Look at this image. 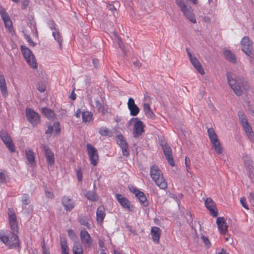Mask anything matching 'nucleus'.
Masks as SVG:
<instances>
[{
    "mask_svg": "<svg viewBox=\"0 0 254 254\" xmlns=\"http://www.w3.org/2000/svg\"><path fill=\"white\" fill-rule=\"evenodd\" d=\"M12 232H0V240L10 249H18L19 240L17 235L18 232L17 221H9Z\"/></svg>",
    "mask_w": 254,
    "mask_h": 254,
    "instance_id": "1",
    "label": "nucleus"
},
{
    "mask_svg": "<svg viewBox=\"0 0 254 254\" xmlns=\"http://www.w3.org/2000/svg\"><path fill=\"white\" fill-rule=\"evenodd\" d=\"M227 78L230 87L237 96H241L242 94V88L245 90L249 88L247 81L243 78L237 79L236 75L231 72L227 73Z\"/></svg>",
    "mask_w": 254,
    "mask_h": 254,
    "instance_id": "2",
    "label": "nucleus"
},
{
    "mask_svg": "<svg viewBox=\"0 0 254 254\" xmlns=\"http://www.w3.org/2000/svg\"><path fill=\"white\" fill-rule=\"evenodd\" d=\"M150 176L156 184L161 189H165L167 187V184L165 182L161 170L156 166L153 165L150 168Z\"/></svg>",
    "mask_w": 254,
    "mask_h": 254,
    "instance_id": "3",
    "label": "nucleus"
},
{
    "mask_svg": "<svg viewBox=\"0 0 254 254\" xmlns=\"http://www.w3.org/2000/svg\"><path fill=\"white\" fill-rule=\"evenodd\" d=\"M176 3L184 15L192 23L196 22L193 10L191 6L188 5L184 0H175Z\"/></svg>",
    "mask_w": 254,
    "mask_h": 254,
    "instance_id": "4",
    "label": "nucleus"
},
{
    "mask_svg": "<svg viewBox=\"0 0 254 254\" xmlns=\"http://www.w3.org/2000/svg\"><path fill=\"white\" fill-rule=\"evenodd\" d=\"M21 51L25 61L28 64L33 68H37V63L36 59L31 51L25 46H21Z\"/></svg>",
    "mask_w": 254,
    "mask_h": 254,
    "instance_id": "5",
    "label": "nucleus"
},
{
    "mask_svg": "<svg viewBox=\"0 0 254 254\" xmlns=\"http://www.w3.org/2000/svg\"><path fill=\"white\" fill-rule=\"evenodd\" d=\"M134 121L133 130L132 133L133 136L135 138L140 136L144 131V126L143 123L140 120H139L137 118L131 119L128 122L129 125H131L132 122Z\"/></svg>",
    "mask_w": 254,
    "mask_h": 254,
    "instance_id": "6",
    "label": "nucleus"
},
{
    "mask_svg": "<svg viewBox=\"0 0 254 254\" xmlns=\"http://www.w3.org/2000/svg\"><path fill=\"white\" fill-rule=\"evenodd\" d=\"M86 149L91 164L94 166H96L99 160L97 150L90 143L87 144Z\"/></svg>",
    "mask_w": 254,
    "mask_h": 254,
    "instance_id": "7",
    "label": "nucleus"
},
{
    "mask_svg": "<svg viewBox=\"0 0 254 254\" xmlns=\"http://www.w3.org/2000/svg\"><path fill=\"white\" fill-rule=\"evenodd\" d=\"M160 145L163 150L164 155L168 163L171 166L175 165L174 159L172 155V149L170 146L166 143L165 141H160Z\"/></svg>",
    "mask_w": 254,
    "mask_h": 254,
    "instance_id": "8",
    "label": "nucleus"
},
{
    "mask_svg": "<svg viewBox=\"0 0 254 254\" xmlns=\"http://www.w3.org/2000/svg\"><path fill=\"white\" fill-rule=\"evenodd\" d=\"M27 120L33 126L37 125L40 123V116L37 112L30 108L26 110Z\"/></svg>",
    "mask_w": 254,
    "mask_h": 254,
    "instance_id": "9",
    "label": "nucleus"
},
{
    "mask_svg": "<svg viewBox=\"0 0 254 254\" xmlns=\"http://www.w3.org/2000/svg\"><path fill=\"white\" fill-rule=\"evenodd\" d=\"M241 44L242 51L248 56H251L253 50L252 42L248 36L244 37L241 41Z\"/></svg>",
    "mask_w": 254,
    "mask_h": 254,
    "instance_id": "10",
    "label": "nucleus"
},
{
    "mask_svg": "<svg viewBox=\"0 0 254 254\" xmlns=\"http://www.w3.org/2000/svg\"><path fill=\"white\" fill-rule=\"evenodd\" d=\"M186 52L191 64L200 74L203 75L205 72L198 60L193 55V54H191L189 48H187Z\"/></svg>",
    "mask_w": 254,
    "mask_h": 254,
    "instance_id": "11",
    "label": "nucleus"
},
{
    "mask_svg": "<svg viewBox=\"0 0 254 254\" xmlns=\"http://www.w3.org/2000/svg\"><path fill=\"white\" fill-rule=\"evenodd\" d=\"M116 141L122 150L123 154L126 156H129L128 147L124 136L121 134H118L116 137Z\"/></svg>",
    "mask_w": 254,
    "mask_h": 254,
    "instance_id": "12",
    "label": "nucleus"
},
{
    "mask_svg": "<svg viewBox=\"0 0 254 254\" xmlns=\"http://www.w3.org/2000/svg\"><path fill=\"white\" fill-rule=\"evenodd\" d=\"M0 136L1 140L5 144L6 147L8 148V149L11 152H14L15 147L12 142L11 138L8 134V133L5 131L1 130L0 131Z\"/></svg>",
    "mask_w": 254,
    "mask_h": 254,
    "instance_id": "13",
    "label": "nucleus"
},
{
    "mask_svg": "<svg viewBox=\"0 0 254 254\" xmlns=\"http://www.w3.org/2000/svg\"><path fill=\"white\" fill-rule=\"evenodd\" d=\"M0 14L3 20L5 27L9 31H11L12 27V23L7 13L2 7H0Z\"/></svg>",
    "mask_w": 254,
    "mask_h": 254,
    "instance_id": "14",
    "label": "nucleus"
},
{
    "mask_svg": "<svg viewBox=\"0 0 254 254\" xmlns=\"http://www.w3.org/2000/svg\"><path fill=\"white\" fill-rule=\"evenodd\" d=\"M49 26L53 31L52 34L55 39L57 41L59 44L60 48L62 49V37L60 35L58 30L56 28V24L53 21L49 22Z\"/></svg>",
    "mask_w": 254,
    "mask_h": 254,
    "instance_id": "15",
    "label": "nucleus"
},
{
    "mask_svg": "<svg viewBox=\"0 0 254 254\" xmlns=\"http://www.w3.org/2000/svg\"><path fill=\"white\" fill-rule=\"evenodd\" d=\"M205 205L213 217H216L218 215V211L216 210L215 203L210 197H208L206 199Z\"/></svg>",
    "mask_w": 254,
    "mask_h": 254,
    "instance_id": "16",
    "label": "nucleus"
},
{
    "mask_svg": "<svg viewBox=\"0 0 254 254\" xmlns=\"http://www.w3.org/2000/svg\"><path fill=\"white\" fill-rule=\"evenodd\" d=\"M47 129L45 131L47 134L56 135L61 130L60 124L59 122L54 123L52 125L47 124Z\"/></svg>",
    "mask_w": 254,
    "mask_h": 254,
    "instance_id": "17",
    "label": "nucleus"
},
{
    "mask_svg": "<svg viewBox=\"0 0 254 254\" xmlns=\"http://www.w3.org/2000/svg\"><path fill=\"white\" fill-rule=\"evenodd\" d=\"M80 236L81 242L85 246L90 247L92 243V239L89 234L85 229H82L80 233Z\"/></svg>",
    "mask_w": 254,
    "mask_h": 254,
    "instance_id": "18",
    "label": "nucleus"
},
{
    "mask_svg": "<svg viewBox=\"0 0 254 254\" xmlns=\"http://www.w3.org/2000/svg\"><path fill=\"white\" fill-rule=\"evenodd\" d=\"M216 223L220 233L225 235L228 231V226L224 217H219L217 219Z\"/></svg>",
    "mask_w": 254,
    "mask_h": 254,
    "instance_id": "19",
    "label": "nucleus"
},
{
    "mask_svg": "<svg viewBox=\"0 0 254 254\" xmlns=\"http://www.w3.org/2000/svg\"><path fill=\"white\" fill-rule=\"evenodd\" d=\"M127 107L130 111V114L132 116H136L139 112V109L135 104L133 98H129L127 102Z\"/></svg>",
    "mask_w": 254,
    "mask_h": 254,
    "instance_id": "20",
    "label": "nucleus"
},
{
    "mask_svg": "<svg viewBox=\"0 0 254 254\" xmlns=\"http://www.w3.org/2000/svg\"><path fill=\"white\" fill-rule=\"evenodd\" d=\"M116 197L121 205L127 209V210L130 211L131 209L132 206L129 200L124 197L122 194H116Z\"/></svg>",
    "mask_w": 254,
    "mask_h": 254,
    "instance_id": "21",
    "label": "nucleus"
},
{
    "mask_svg": "<svg viewBox=\"0 0 254 254\" xmlns=\"http://www.w3.org/2000/svg\"><path fill=\"white\" fill-rule=\"evenodd\" d=\"M62 204L66 211H71L74 207V203L72 200L67 196H64L62 199Z\"/></svg>",
    "mask_w": 254,
    "mask_h": 254,
    "instance_id": "22",
    "label": "nucleus"
},
{
    "mask_svg": "<svg viewBox=\"0 0 254 254\" xmlns=\"http://www.w3.org/2000/svg\"><path fill=\"white\" fill-rule=\"evenodd\" d=\"M43 149L45 151V156L48 164L50 165H53L55 163L54 153L46 145L43 146Z\"/></svg>",
    "mask_w": 254,
    "mask_h": 254,
    "instance_id": "23",
    "label": "nucleus"
},
{
    "mask_svg": "<svg viewBox=\"0 0 254 254\" xmlns=\"http://www.w3.org/2000/svg\"><path fill=\"white\" fill-rule=\"evenodd\" d=\"M106 213L104 207L100 205L96 211V220L98 223H101L105 217Z\"/></svg>",
    "mask_w": 254,
    "mask_h": 254,
    "instance_id": "24",
    "label": "nucleus"
},
{
    "mask_svg": "<svg viewBox=\"0 0 254 254\" xmlns=\"http://www.w3.org/2000/svg\"><path fill=\"white\" fill-rule=\"evenodd\" d=\"M151 234L153 241L158 244L159 242L161 230L157 227H153L151 228Z\"/></svg>",
    "mask_w": 254,
    "mask_h": 254,
    "instance_id": "25",
    "label": "nucleus"
},
{
    "mask_svg": "<svg viewBox=\"0 0 254 254\" xmlns=\"http://www.w3.org/2000/svg\"><path fill=\"white\" fill-rule=\"evenodd\" d=\"M0 89L3 96L7 95V91L5 77L1 71H0Z\"/></svg>",
    "mask_w": 254,
    "mask_h": 254,
    "instance_id": "26",
    "label": "nucleus"
},
{
    "mask_svg": "<svg viewBox=\"0 0 254 254\" xmlns=\"http://www.w3.org/2000/svg\"><path fill=\"white\" fill-rule=\"evenodd\" d=\"M245 132L249 138V139L251 141H254V133L252 130V128L249 123L246 124L245 125L242 126Z\"/></svg>",
    "mask_w": 254,
    "mask_h": 254,
    "instance_id": "27",
    "label": "nucleus"
},
{
    "mask_svg": "<svg viewBox=\"0 0 254 254\" xmlns=\"http://www.w3.org/2000/svg\"><path fill=\"white\" fill-rule=\"evenodd\" d=\"M210 141L216 153L219 155L221 154L223 152V149L218 138H217L211 140Z\"/></svg>",
    "mask_w": 254,
    "mask_h": 254,
    "instance_id": "28",
    "label": "nucleus"
},
{
    "mask_svg": "<svg viewBox=\"0 0 254 254\" xmlns=\"http://www.w3.org/2000/svg\"><path fill=\"white\" fill-rule=\"evenodd\" d=\"M90 103L93 107L97 109L99 112L102 113L103 114L106 113V110L104 107L102 105L98 99H95L94 104H93V102L91 100Z\"/></svg>",
    "mask_w": 254,
    "mask_h": 254,
    "instance_id": "29",
    "label": "nucleus"
},
{
    "mask_svg": "<svg viewBox=\"0 0 254 254\" xmlns=\"http://www.w3.org/2000/svg\"><path fill=\"white\" fill-rule=\"evenodd\" d=\"M143 109L144 112L145 116L148 118L153 119L155 117L154 113H153L150 105L147 103H144L143 104Z\"/></svg>",
    "mask_w": 254,
    "mask_h": 254,
    "instance_id": "30",
    "label": "nucleus"
},
{
    "mask_svg": "<svg viewBox=\"0 0 254 254\" xmlns=\"http://www.w3.org/2000/svg\"><path fill=\"white\" fill-rule=\"evenodd\" d=\"M26 157L29 163L31 166H33L35 164V154L33 151L28 150L25 151Z\"/></svg>",
    "mask_w": 254,
    "mask_h": 254,
    "instance_id": "31",
    "label": "nucleus"
},
{
    "mask_svg": "<svg viewBox=\"0 0 254 254\" xmlns=\"http://www.w3.org/2000/svg\"><path fill=\"white\" fill-rule=\"evenodd\" d=\"M42 112L49 120H53L55 117V114L50 109L47 108H42Z\"/></svg>",
    "mask_w": 254,
    "mask_h": 254,
    "instance_id": "32",
    "label": "nucleus"
},
{
    "mask_svg": "<svg viewBox=\"0 0 254 254\" xmlns=\"http://www.w3.org/2000/svg\"><path fill=\"white\" fill-rule=\"evenodd\" d=\"M73 254H83V250L82 246L79 242H75L72 247Z\"/></svg>",
    "mask_w": 254,
    "mask_h": 254,
    "instance_id": "33",
    "label": "nucleus"
},
{
    "mask_svg": "<svg viewBox=\"0 0 254 254\" xmlns=\"http://www.w3.org/2000/svg\"><path fill=\"white\" fill-rule=\"evenodd\" d=\"M225 58L229 62L235 63L237 62L236 58L234 54L229 50H226L224 52Z\"/></svg>",
    "mask_w": 254,
    "mask_h": 254,
    "instance_id": "34",
    "label": "nucleus"
},
{
    "mask_svg": "<svg viewBox=\"0 0 254 254\" xmlns=\"http://www.w3.org/2000/svg\"><path fill=\"white\" fill-rule=\"evenodd\" d=\"M92 114L87 111H83L82 112V121L83 123H86L91 121L92 119Z\"/></svg>",
    "mask_w": 254,
    "mask_h": 254,
    "instance_id": "35",
    "label": "nucleus"
},
{
    "mask_svg": "<svg viewBox=\"0 0 254 254\" xmlns=\"http://www.w3.org/2000/svg\"><path fill=\"white\" fill-rule=\"evenodd\" d=\"M60 243L62 248V254H68L66 240L64 238L61 237Z\"/></svg>",
    "mask_w": 254,
    "mask_h": 254,
    "instance_id": "36",
    "label": "nucleus"
},
{
    "mask_svg": "<svg viewBox=\"0 0 254 254\" xmlns=\"http://www.w3.org/2000/svg\"><path fill=\"white\" fill-rule=\"evenodd\" d=\"M135 196L143 205L146 206L148 205L146 197L143 192L140 191Z\"/></svg>",
    "mask_w": 254,
    "mask_h": 254,
    "instance_id": "37",
    "label": "nucleus"
},
{
    "mask_svg": "<svg viewBox=\"0 0 254 254\" xmlns=\"http://www.w3.org/2000/svg\"><path fill=\"white\" fill-rule=\"evenodd\" d=\"M243 160L245 167L250 169L253 164V161L249 155L246 154L243 155Z\"/></svg>",
    "mask_w": 254,
    "mask_h": 254,
    "instance_id": "38",
    "label": "nucleus"
},
{
    "mask_svg": "<svg viewBox=\"0 0 254 254\" xmlns=\"http://www.w3.org/2000/svg\"><path fill=\"white\" fill-rule=\"evenodd\" d=\"M85 196L89 200L92 201H96L98 199V195L94 191H88L85 194Z\"/></svg>",
    "mask_w": 254,
    "mask_h": 254,
    "instance_id": "39",
    "label": "nucleus"
},
{
    "mask_svg": "<svg viewBox=\"0 0 254 254\" xmlns=\"http://www.w3.org/2000/svg\"><path fill=\"white\" fill-rule=\"evenodd\" d=\"M99 133L102 136H110L112 132L106 127H101L99 128Z\"/></svg>",
    "mask_w": 254,
    "mask_h": 254,
    "instance_id": "40",
    "label": "nucleus"
},
{
    "mask_svg": "<svg viewBox=\"0 0 254 254\" xmlns=\"http://www.w3.org/2000/svg\"><path fill=\"white\" fill-rule=\"evenodd\" d=\"M9 221L17 220L15 213L13 208H8L7 211Z\"/></svg>",
    "mask_w": 254,
    "mask_h": 254,
    "instance_id": "41",
    "label": "nucleus"
},
{
    "mask_svg": "<svg viewBox=\"0 0 254 254\" xmlns=\"http://www.w3.org/2000/svg\"><path fill=\"white\" fill-rule=\"evenodd\" d=\"M207 133L210 141L218 138L217 134L215 133L212 127L209 128L207 129Z\"/></svg>",
    "mask_w": 254,
    "mask_h": 254,
    "instance_id": "42",
    "label": "nucleus"
},
{
    "mask_svg": "<svg viewBox=\"0 0 254 254\" xmlns=\"http://www.w3.org/2000/svg\"><path fill=\"white\" fill-rule=\"evenodd\" d=\"M79 222L81 225L88 227V221L87 218L84 216H81L78 218Z\"/></svg>",
    "mask_w": 254,
    "mask_h": 254,
    "instance_id": "43",
    "label": "nucleus"
},
{
    "mask_svg": "<svg viewBox=\"0 0 254 254\" xmlns=\"http://www.w3.org/2000/svg\"><path fill=\"white\" fill-rule=\"evenodd\" d=\"M21 201L23 205H28L30 203L29 198L25 194H24L21 197Z\"/></svg>",
    "mask_w": 254,
    "mask_h": 254,
    "instance_id": "44",
    "label": "nucleus"
},
{
    "mask_svg": "<svg viewBox=\"0 0 254 254\" xmlns=\"http://www.w3.org/2000/svg\"><path fill=\"white\" fill-rule=\"evenodd\" d=\"M41 246L44 254H50L49 248L46 247L44 241L42 242V243H41Z\"/></svg>",
    "mask_w": 254,
    "mask_h": 254,
    "instance_id": "45",
    "label": "nucleus"
},
{
    "mask_svg": "<svg viewBox=\"0 0 254 254\" xmlns=\"http://www.w3.org/2000/svg\"><path fill=\"white\" fill-rule=\"evenodd\" d=\"M240 202L242 204V205L246 209H249V207H248V205L247 204V203H246V199L243 197H242L240 199Z\"/></svg>",
    "mask_w": 254,
    "mask_h": 254,
    "instance_id": "46",
    "label": "nucleus"
},
{
    "mask_svg": "<svg viewBox=\"0 0 254 254\" xmlns=\"http://www.w3.org/2000/svg\"><path fill=\"white\" fill-rule=\"evenodd\" d=\"M116 40L117 41V42L118 43L119 47L122 50H124V47H123V44L121 41V39L120 37H119L118 35H116Z\"/></svg>",
    "mask_w": 254,
    "mask_h": 254,
    "instance_id": "47",
    "label": "nucleus"
},
{
    "mask_svg": "<svg viewBox=\"0 0 254 254\" xmlns=\"http://www.w3.org/2000/svg\"><path fill=\"white\" fill-rule=\"evenodd\" d=\"M249 200L251 205L254 207V193L252 192L250 193Z\"/></svg>",
    "mask_w": 254,
    "mask_h": 254,
    "instance_id": "48",
    "label": "nucleus"
},
{
    "mask_svg": "<svg viewBox=\"0 0 254 254\" xmlns=\"http://www.w3.org/2000/svg\"><path fill=\"white\" fill-rule=\"evenodd\" d=\"M77 180L79 181H81L82 180V173L80 170H77L76 171Z\"/></svg>",
    "mask_w": 254,
    "mask_h": 254,
    "instance_id": "49",
    "label": "nucleus"
},
{
    "mask_svg": "<svg viewBox=\"0 0 254 254\" xmlns=\"http://www.w3.org/2000/svg\"><path fill=\"white\" fill-rule=\"evenodd\" d=\"M5 182V175L0 172V185L3 184Z\"/></svg>",
    "mask_w": 254,
    "mask_h": 254,
    "instance_id": "50",
    "label": "nucleus"
},
{
    "mask_svg": "<svg viewBox=\"0 0 254 254\" xmlns=\"http://www.w3.org/2000/svg\"><path fill=\"white\" fill-rule=\"evenodd\" d=\"M25 39H26L27 41L28 42V43L32 46L34 47L35 45V44L33 42L31 38L29 36L27 35L25 37Z\"/></svg>",
    "mask_w": 254,
    "mask_h": 254,
    "instance_id": "51",
    "label": "nucleus"
},
{
    "mask_svg": "<svg viewBox=\"0 0 254 254\" xmlns=\"http://www.w3.org/2000/svg\"><path fill=\"white\" fill-rule=\"evenodd\" d=\"M201 239L203 241L205 245L207 246H209L210 245L209 240L204 236H201Z\"/></svg>",
    "mask_w": 254,
    "mask_h": 254,
    "instance_id": "52",
    "label": "nucleus"
},
{
    "mask_svg": "<svg viewBox=\"0 0 254 254\" xmlns=\"http://www.w3.org/2000/svg\"><path fill=\"white\" fill-rule=\"evenodd\" d=\"M190 159L189 157H186L185 158V165L187 167V169L188 172H189V168L190 167Z\"/></svg>",
    "mask_w": 254,
    "mask_h": 254,
    "instance_id": "53",
    "label": "nucleus"
},
{
    "mask_svg": "<svg viewBox=\"0 0 254 254\" xmlns=\"http://www.w3.org/2000/svg\"><path fill=\"white\" fill-rule=\"evenodd\" d=\"M46 89V87L43 84H39L38 85V90L40 92H44L45 91Z\"/></svg>",
    "mask_w": 254,
    "mask_h": 254,
    "instance_id": "54",
    "label": "nucleus"
},
{
    "mask_svg": "<svg viewBox=\"0 0 254 254\" xmlns=\"http://www.w3.org/2000/svg\"><path fill=\"white\" fill-rule=\"evenodd\" d=\"M92 63L95 67L98 68L99 67V62L97 59H93Z\"/></svg>",
    "mask_w": 254,
    "mask_h": 254,
    "instance_id": "55",
    "label": "nucleus"
},
{
    "mask_svg": "<svg viewBox=\"0 0 254 254\" xmlns=\"http://www.w3.org/2000/svg\"><path fill=\"white\" fill-rule=\"evenodd\" d=\"M129 189L132 192L135 194V195L136 193L140 191L138 190L133 187H131L129 188Z\"/></svg>",
    "mask_w": 254,
    "mask_h": 254,
    "instance_id": "56",
    "label": "nucleus"
},
{
    "mask_svg": "<svg viewBox=\"0 0 254 254\" xmlns=\"http://www.w3.org/2000/svg\"><path fill=\"white\" fill-rule=\"evenodd\" d=\"M238 115L240 121L242 119H243V118H245L246 117L244 113L243 112L241 111H240L238 112Z\"/></svg>",
    "mask_w": 254,
    "mask_h": 254,
    "instance_id": "57",
    "label": "nucleus"
},
{
    "mask_svg": "<svg viewBox=\"0 0 254 254\" xmlns=\"http://www.w3.org/2000/svg\"><path fill=\"white\" fill-rule=\"evenodd\" d=\"M240 121H241V124H242V126L245 125L249 123L246 117H245V118L242 119L240 120Z\"/></svg>",
    "mask_w": 254,
    "mask_h": 254,
    "instance_id": "58",
    "label": "nucleus"
},
{
    "mask_svg": "<svg viewBox=\"0 0 254 254\" xmlns=\"http://www.w3.org/2000/svg\"><path fill=\"white\" fill-rule=\"evenodd\" d=\"M45 193H46V196L49 197V198H53L54 197V194H53L52 192H50V191H45Z\"/></svg>",
    "mask_w": 254,
    "mask_h": 254,
    "instance_id": "59",
    "label": "nucleus"
},
{
    "mask_svg": "<svg viewBox=\"0 0 254 254\" xmlns=\"http://www.w3.org/2000/svg\"><path fill=\"white\" fill-rule=\"evenodd\" d=\"M67 232H68V234L69 236H70V237L75 236V233L72 230L69 229L68 230Z\"/></svg>",
    "mask_w": 254,
    "mask_h": 254,
    "instance_id": "60",
    "label": "nucleus"
},
{
    "mask_svg": "<svg viewBox=\"0 0 254 254\" xmlns=\"http://www.w3.org/2000/svg\"><path fill=\"white\" fill-rule=\"evenodd\" d=\"M225 241L229 242L231 243L232 241V238L230 237V236H227L224 238Z\"/></svg>",
    "mask_w": 254,
    "mask_h": 254,
    "instance_id": "61",
    "label": "nucleus"
},
{
    "mask_svg": "<svg viewBox=\"0 0 254 254\" xmlns=\"http://www.w3.org/2000/svg\"><path fill=\"white\" fill-rule=\"evenodd\" d=\"M70 98L72 100H74L76 99V94H75L74 91L72 92L70 96Z\"/></svg>",
    "mask_w": 254,
    "mask_h": 254,
    "instance_id": "62",
    "label": "nucleus"
},
{
    "mask_svg": "<svg viewBox=\"0 0 254 254\" xmlns=\"http://www.w3.org/2000/svg\"><path fill=\"white\" fill-rule=\"evenodd\" d=\"M249 177L250 179L251 180L252 182L253 183H254V176L253 174L250 173L249 175Z\"/></svg>",
    "mask_w": 254,
    "mask_h": 254,
    "instance_id": "63",
    "label": "nucleus"
},
{
    "mask_svg": "<svg viewBox=\"0 0 254 254\" xmlns=\"http://www.w3.org/2000/svg\"><path fill=\"white\" fill-rule=\"evenodd\" d=\"M81 111L80 109H78L76 111V113H75V116L77 117V118H79L80 116V114H81Z\"/></svg>",
    "mask_w": 254,
    "mask_h": 254,
    "instance_id": "64",
    "label": "nucleus"
}]
</instances>
